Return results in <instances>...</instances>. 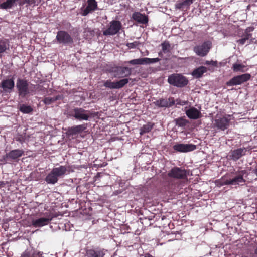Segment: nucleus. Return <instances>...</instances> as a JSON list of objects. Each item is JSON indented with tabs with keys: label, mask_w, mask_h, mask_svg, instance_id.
<instances>
[{
	"label": "nucleus",
	"mask_w": 257,
	"mask_h": 257,
	"mask_svg": "<svg viewBox=\"0 0 257 257\" xmlns=\"http://www.w3.org/2000/svg\"><path fill=\"white\" fill-rule=\"evenodd\" d=\"M250 77L251 75L249 73L237 75L233 77L229 81H227L226 85L228 86L241 85L248 81L250 79Z\"/></svg>",
	"instance_id": "nucleus-12"
},
{
	"label": "nucleus",
	"mask_w": 257,
	"mask_h": 257,
	"mask_svg": "<svg viewBox=\"0 0 257 257\" xmlns=\"http://www.w3.org/2000/svg\"><path fill=\"white\" fill-rule=\"evenodd\" d=\"M248 40V39H246L245 37H243V38H241L240 39L238 40L237 41V42L238 44L242 45L244 44L245 42L246 41V40Z\"/></svg>",
	"instance_id": "nucleus-43"
},
{
	"label": "nucleus",
	"mask_w": 257,
	"mask_h": 257,
	"mask_svg": "<svg viewBox=\"0 0 257 257\" xmlns=\"http://www.w3.org/2000/svg\"><path fill=\"white\" fill-rule=\"evenodd\" d=\"M163 53V51L159 52V53H158L159 56L162 57V55H163V54H162Z\"/></svg>",
	"instance_id": "nucleus-50"
},
{
	"label": "nucleus",
	"mask_w": 257,
	"mask_h": 257,
	"mask_svg": "<svg viewBox=\"0 0 257 257\" xmlns=\"http://www.w3.org/2000/svg\"><path fill=\"white\" fill-rule=\"evenodd\" d=\"M68 115L74 117L79 121L88 120L90 118L96 115L95 112H91L80 107H75L68 112Z\"/></svg>",
	"instance_id": "nucleus-5"
},
{
	"label": "nucleus",
	"mask_w": 257,
	"mask_h": 257,
	"mask_svg": "<svg viewBox=\"0 0 257 257\" xmlns=\"http://www.w3.org/2000/svg\"><path fill=\"white\" fill-rule=\"evenodd\" d=\"M230 119L225 117H220L215 119L213 122L214 128L217 130L224 131L229 126Z\"/></svg>",
	"instance_id": "nucleus-16"
},
{
	"label": "nucleus",
	"mask_w": 257,
	"mask_h": 257,
	"mask_svg": "<svg viewBox=\"0 0 257 257\" xmlns=\"http://www.w3.org/2000/svg\"><path fill=\"white\" fill-rule=\"evenodd\" d=\"M9 49V41L6 39H0V56Z\"/></svg>",
	"instance_id": "nucleus-27"
},
{
	"label": "nucleus",
	"mask_w": 257,
	"mask_h": 257,
	"mask_svg": "<svg viewBox=\"0 0 257 257\" xmlns=\"http://www.w3.org/2000/svg\"><path fill=\"white\" fill-rule=\"evenodd\" d=\"M154 124L151 122H148L145 125H144L140 129V134L141 135H142L144 134L148 133L151 131L153 128Z\"/></svg>",
	"instance_id": "nucleus-28"
},
{
	"label": "nucleus",
	"mask_w": 257,
	"mask_h": 257,
	"mask_svg": "<svg viewBox=\"0 0 257 257\" xmlns=\"http://www.w3.org/2000/svg\"><path fill=\"white\" fill-rule=\"evenodd\" d=\"M196 146L194 144H176L173 146V149L181 153H186L195 150Z\"/></svg>",
	"instance_id": "nucleus-17"
},
{
	"label": "nucleus",
	"mask_w": 257,
	"mask_h": 257,
	"mask_svg": "<svg viewBox=\"0 0 257 257\" xmlns=\"http://www.w3.org/2000/svg\"><path fill=\"white\" fill-rule=\"evenodd\" d=\"M162 51L163 53H167L170 51V45L168 42H164L161 44Z\"/></svg>",
	"instance_id": "nucleus-36"
},
{
	"label": "nucleus",
	"mask_w": 257,
	"mask_h": 257,
	"mask_svg": "<svg viewBox=\"0 0 257 257\" xmlns=\"http://www.w3.org/2000/svg\"><path fill=\"white\" fill-rule=\"evenodd\" d=\"M44 207L45 210H46L43 214L44 217L32 221V225L35 227H41L47 225L54 218H57L59 216H62V214L59 212H55L53 209L47 210L48 207H46V205Z\"/></svg>",
	"instance_id": "nucleus-3"
},
{
	"label": "nucleus",
	"mask_w": 257,
	"mask_h": 257,
	"mask_svg": "<svg viewBox=\"0 0 257 257\" xmlns=\"http://www.w3.org/2000/svg\"><path fill=\"white\" fill-rule=\"evenodd\" d=\"M16 88L19 96L24 98L35 92L38 88V86L37 85L30 84L25 79L18 78L16 82Z\"/></svg>",
	"instance_id": "nucleus-2"
},
{
	"label": "nucleus",
	"mask_w": 257,
	"mask_h": 257,
	"mask_svg": "<svg viewBox=\"0 0 257 257\" xmlns=\"http://www.w3.org/2000/svg\"><path fill=\"white\" fill-rule=\"evenodd\" d=\"M67 173H69V171L66 166L54 168L46 177L45 181L48 184H54L57 182L59 178H62Z\"/></svg>",
	"instance_id": "nucleus-4"
},
{
	"label": "nucleus",
	"mask_w": 257,
	"mask_h": 257,
	"mask_svg": "<svg viewBox=\"0 0 257 257\" xmlns=\"http://www.w3.org/2000/svg\"><path fill=\"white\" fill-rule=\"evenodd\" d=\"M245 67V66L243 64L235 63L233 65L232 69L234 72H243L245 71V70H244Z\"/></svg>",
	"instance_id": "nucleus-32"
},
{
	"label": "nucleus",
	"mask_w": 257,
	"mask_h": 257,
	"mask_svg": "<svg viewBox=\"0 0 257 257\" xmlns=\"http://www.w3.org/2000/svg\"><path fill=\"white\" fill-rule=\"evenodd\" d=\"M43 102L46 104V105H50L51 104V103H53L55 102L54 101V98L53 97H45L43 100Z\"/></svg>",
	"instance_id": "nucleus-38"
},
{
	"label": "nucleus",
	"mask_w": 257,
	"mask_h": 257,
	"mask_svg": "<svg viewBox=\"0 0 257 257\" xmlns=\"http://www.w3.org/2000/svg\"><path fill=\"white\" fill-rule=\"evenodd\" d=\"M145 257H154V256H153L152 255L148 253L147 254H145Z\"/></svg>",
	"instance_id": "nucleus-49"
},
{
	"label": "nucleus",
	"mask_w": 257,
	"mask_h": 257,
	"mask_svg": "<svg viewBox=\"0 0 257 257\" xmlns=\"http://www.w3.org/2000/svg\"><path fill=\"white\" fill-rule=\"evenodd\" d=\"M132 18L135 21L142 24H146L148 22L147 16L145 14H142L140 12L134 13L132 15Z\"/></svg>",
	"instance_id": "nucleus-24"
},
{
	"label": "nucleus",
	"mask_w": 257,
	"mask_h": 257,
	"mask_svg": "<svg viewBox=\"0 0 257 257\" xmlns=\"http://www.w3.org/2000/svg\"><path fill=\"white\" fill-rule=\"evenodd\" d=\"M55 40L57 43L64 45H70L73 43V39L72 36L64 30L57 32Z\"/></svg>",
	"instance_id": "nucleus-9"
},
{
	"label": "nucleus",
	"mask_w": 257,
	"mask_h": 257,
	"mask_svg": "<svg viewBox=\"0 0 257 257\" xmlns=\"http://www.w3.org/2000/svg\"><path fill=\"white\" fill-rule=\"evenodd\" d=\"M129 82V79L127 78H124L116 82V89H120L124 87Z\"/></svg>",
	"instance_id": "nucleus-34"
},
{
	"label": "nucleus",
	"mask_w": 257,
	"mask_h": 257,
	"mask_svg": "<svg viewBox=\"0 0 257 257\" xmlns=\"http://www.w3.org/2000/svg\"><path fill=\"white\" fill-rule=\"evenodd\" d=\"M9 185L8 182L0 181V189L2 191H5L6 189L8 188Z\"/></svg>",
	"instance_id": "nucleus-40"
},
{
	"label": "nucleus",
	"mask_w": 257,
	"mask_h": 257,
	"mask_svg": "<svg viewBox=\"0 0 257 257\" xmlns=\"http://www.w3.org/2000/svg\"><path fill=\"white\" fill-rule=\"evenodd\" d=\"M29 2V0H19V2H17V3H18V5L19 6H22L25 4L28 5Z\"/></svg>",
	"instance_id": "nucleus-44"
},
{
	"label": "nucleus",
	"mask_w": 257,
	"mask_h": 257,
	"mask_svg": "<svg viewBox=\"0 0 257 257\" xmlns=\"http://www.w3.org/2000/svg\"><path fill=\"white\" fill-rule=\"evenodd\" d=\"M15 82L13 78L4 80L0 84V86L6 92H11L13 90Z\"/></svg>",
	"instance_id": "nucleus-18"
},
{
	"label": "nucleus",
	"mask_w": 257,
	"mask_h": 257,
	"mask_svg": "<svg viewBox=\"0 0 257 257\" xmlns=\"http://www.w3.org/2000/svg\"><path fill=\"white\" fill-rule=\"evenodd\" d=\"M254 253L257 255V247L254 249Z\"/></svg>",
	"instance_id": "nucleus-51"
},
{
	"label": "nucleus",
	"mask_w": 257,
	"mask_h": 257,
	"mask_svg": "<svg viewBox=\"0 0 257 257\" xmlns=\"http://www.w3.org/2000/svg\"><path fill=\"white\" fill-rule=\"evenodd\" d=\"M43 253L33 250V257H42Z\"/></svg>",
	"instance_id": "nucleus-42"
},
{
	"label": "nucleus",
	"mask_w": 257,
	"mask_h": 257,
	"mask_svg": "<svg viewBox=\"0 0 257 257\" xmlns=\"http://www.w3.org/2000/svg\"><path fill=\"white\" fill-rule=\"evenodd\" d=\"M60 194H49L47 197L52 204H56L58 202L61 201Z\"/></svg>",
	"instance_id": "nucleus-29"
},
{
	"label": "nucleus",
	"mask_w": 257,
	"mask_h": 257,
	"mask_svg": "<svg viewBox=\"0 0 257 257\" xmlns=\"http://www.w3.org/2000/svg\"><path fill=\"white\" fill-rule=\"evenodd\" d=\"M186 104V101H181L180 100H177V104L184 105Z\"/></svg>",
	"instance_id": "nucleus-46"
},
{
	"label": "nucleus",
	"mask_w": 257,
	"mask_h": 257,
	"mask_svg": "<svg viewBox=\"0 0 257 257\" xmlns=\"http://www.w3.org/2000/svg\"><path fill=\"white\" fill-rule=\"evenodd\" d=\"M160 59L159 58H141L135 59L127 61L126 63L133 65H149L159 62Z\"/></svg>",
	"instance_id": "nucleus-13"
},
{
	"label": "nucleus",
	"mask_w": 257,
	"mask_h": 257,
	"mask_svg": "<svg viewBox=\"0 0 257 257\" xmlns=\"http://www.w3.org/2000/svg\"><path fill=\"white\" fill-rule=\"evenodd\" d=\"M87 124L85 123L81 125L73 126L68 128L67 134L68 135H74L83 132L87 128Z\"/></svg>",
	"instance_id": "nucleus-19"
},
{
	"label": "nucleus",
	"mask_w": 257,
	"mask_h": 257,
	"mask_svg": "<svg viewBox=\"0 0 257 257\" xmlns=\"http://www.w3.org/2000/svg\"><path fill=\"white\" fill-rule=\"evenodd\" d=\"M36 3L35 0H29V2L28 3V5H35Z\"/></svg>",
	"instance_id": "nucleus-47"
},
{
	"label": "nucleus",
	"mask_w": 257,
	"mask_h": 257,
	"mask_svg": "<svg viewBox=\"0 0 257 257\" xmlns=\"http://www.w3.org/2000/svg\"><path fill=\"white\" fill-rule=\"evenodd\" d=\"M140 44L138 41H135L132 43H127L126 46L130 48H135Z\"/></svg>",
	"instance_id": "nucleus-41"
},
{
	"label": "nucleus",
	"mask_w": 257,
	"mask_h": 257,
	"mask_svg": "<svg viewBox=\"0 0 257 257\" xmlns=\"http://www.w3.org/2000/svg\"><path fill=\"white\" fill-rule=\"evenodd\" d=\"M176 125L180 126H185L187 124L189 123V121L183 117H179L174 120Z\"/></svg>",
	"instance_id": "nucleus-31"
},
{
	"label": "nucleus",
	"mask_w": 257,
	"mask_h": 257,
	"mask_svg": "<svg viewBox=\"0 0 257 257\" xmlns=\"http://www.w3.org/2000/svg\"><path fill=\"white\" fill-rule=\"evenodd\" d=\"M254 29L253 27H248L245 30V32L243 35V37L246 38V39H248V40L252 39V34L251 32L253 31Z\"/></svg>",
	"instance_id": "nucleus-33"
},
{
	"label": "nucleus",
	"mask_w": 257,
	"mask_h": 257,
	"mask_svg": "<svg viewBox=\"0 0 257 257\" xmlns=\"http://www.w3.org/2000/svg\"><path fill=\"white\" fill-rule=\"evenodd\" d=\"M104 86L110 89H116V82H111V80H106L104 82Z\"/></svg>",
	"instance_id": "nucleus-35"
},
{
	"label": "nucleus",
	"mask_w": 257,
	"mask_h": 257,
	"mask_svg": "<svg viewBox=\"0 0 257 257\" xmlns=\"http://www.w3.org/2000/svg\"><path fill=\"white\" fill-rule=\"evenodd\" d=\"M19 0H6L0 3V9L4 10L13 9L17 6V3Z\"/></svg>",
	"instance_id": "nucleus-23"
},
{
	"label": "nucleus",
	"mask_w": 257,
	"mask_h": 257,
	"mask_svg": "<svg viewBox=\"0 0 257 257\" xmlns=\"http://www.w3.org/2000/svg\"><path fill=\"white\" fill-rule=\"evenodd\" d=\"M189 171L177 167H174L171 169L168 173V176L169 177L176 179L178 180L176 182V185L174 186V189L179 190L182 188L185 182L187 181V176L189 175Z\"/></svg>",
	"instance_id": "nucleus-1"
},
{
	"label": "nucleus",
	"mask_w": 257,
	"mask_h": 257,
	"mask_svg": "<svg viewBox=\"0 0 257 257\" xmlns=\"http://www.w3.org/2000/svg\"><path fill=\"white\" fill-rule=\"evenodd\" d=\"M246 151V150L245 148H238L234 150L231 152L230 157L232 160L237 161L242 156L245 155Z\"/></svg>",
	"instance_id": "nucleus-22"
},
{
	"label": "nucleus",
	"mask_w": 257,
	"mask_h": 257,
	"mask_svg": "<svg viewBox=\"0 0 257 257\" xmlns=\"http://www.w3.org/2000/svg\"><path fill=\"white\" fill-rule=\"evenodd\" d=\"M19 109L21 112L26 114H29L33 111V108L31 106L24 104H20L19 106Z\"/></svg>",
	"instance_id": "nucleus-30"
},
{
	"label": "nucleus",
	"mask_w": 257,
	"mask_h": 257,
	"mask_svg": "<svg viewBox=\"0 0 257 257\" xmlns=\"http://www.w3.org/2000/svg\"><path fill=\"white\" fill-rule=\"evenodd\" d=\"M97 9V3L95 0H88L87 6L84 8L82 15L86 16L92 11H94Z\"/></svg>",
	"instance_id": "nucleus-21"
},
{
	"label": "nucleus",
	"mask_w": 257,
	"mask_h": 257,
	"mask_svg": "<svg viewBox=\"0 0 257 257\" xmlns=\"http://www.w3.org/2000/svg\"><path fill=\"white\" fill-rule=\"evenodd\" d=\"M247 175L248 172L246 170L239 171L236 172L235 176L233 178L227 180L224 184L231 185H242L245 182L244 176L246 177Z\"/></svg>",
	"instance_id": "nucleus-8"
},
{
	"label": "nucleus",
	"mask_w": 257,
	"mask_h": 257,
	"mask_svg": "<svg viewBox=\"0 0 257 257\" xmlns=\"http://www.w3.org/2000/svg\"><path fill=\"white\" fill-rule=\"evenodd\" d=\"M54 99L55 102L58 100H62L63 98V95H58L55 97H54Z\"/></svg>",
	"instance_id": "nucleus-45"
},
{
	"label": "nucleus",
	"mask_w": 257,
	"mask_h": 257,
	"mask_svg": "<svg viewBox=\"0 0 257 257\" xmlns=\"http://www.w3.org/2000/svg\"><path fill=\"white\" fill-rule=\"evenodd\" d=\"M186 7H187V6L184 0L178 1L175 4V8L178 9H183Z\"/></svg>",
	"instance_id": "nucleus-37"
},
{
	"label": "nucleus",
	"mask_w": 257,
	"mask_h": 257,
	"mask_svg": "<svg viewBox=\"0 0 257 257\" xmlns=\"http://www.w3.org/2000/svg\"><path fill=\"white\" fill-rule=\"evenodd\" d=\"M22 257H33V250L27 249L22 254Z\"/></svg>",
	"instance_id": "nucleus-39"
},
{
	"label": "nucleus",
	"mask_w": 257,
	"mask_h": 257,
	"mask_svg": "<svg viewBox=\"0 0 257 257\" xmlns=\"http://www.w3.org/2000/svg\"><path fill=\"white\" fill-rule=\"evenodd\" d=\"M175 103V100L173 97H169L168 99L161 98L153 102V104L159 108H169Z\"/></svg>",
	"instance_id": "nucleus-14"
},
{
	"label": "nucleus",
	"mask_w": 257,
	"mask_h": 257,
	"mask_svg": "<svg viewBox=\"0 0 257 257\" xmlns=\"http://www.w3.org/2000/svg\"><path fill=\"white\" fill-rule=\"evenodd\" d=\"M215 63H216L215 62H214V61H211V62H209V61H207L206 62V64H208H208H211V63L212 65H214Z\"/></svg>",
	"instance_id": "nucleus-48"
},
{
	"label": "nucleus",
	"mask_w": 257,
	"mask_h": 257,
	"mask_svg": "<svg viewBox=\"0 0 257 257\" xmlns=\"http://www.w3.org/2000/svg\"><path fill=\"white\" fill-rule=\"evenodd\" d=\"M211 47V42L207 41L204 42L201 45L195 46L193 48V51L198 56L204 57L207 55Z\"/></svg>",
	"instance_id": "nucleus-11"
},
{
	"label": "nucleus",
	"mask_w": 257,
	"mask_h": 257,
	"mask_svg": "<svg viewBox=\"0 0 257 257\" xmlns=\"http://www.w3.org/2000/svg\"><path fill=\"white\" fill-rule=\"evenodd\" d=\"M108 71L114 77L121 78L130 76L132 69L128 67L115 66L111 67Z\"/></svg>",
	"instance_id": "nucleus-7"
},
{
	"label": "nucleus",
	"mask_w": 257,
	"mask_h": 257,
	"mask_svg": "<svg viewBox=\"0 0 257 257\" xmlns=\"http://www.w3.org/2000/svg\"><path fill=\"white\" fill-rule=\"evenodd\" d=\"M168 83L174 86L182 88L187 85L188 79L180 74H173L169 76Z\"/></svg>",
	"instance_id": "nucleus-6"
},
{
	"label": "nucleus",
	"mask_w": 257,
	"mask_h": 257,
	"mask_svg": "<svg viewBox=\"0 0 257 257\" xmlns=\"http://www.w3.org/2000/svg\"><path fill=\"white\" fill-rule=\"evenodd\" d=\"M24 153L23 150L15 149L6 154L7 158L14 160L21 157Z\"/></svg>",
	"instance_id": "nucleus-25"
},
{
	"label": "nucleus",
	"mask_w": 257,
	"mask_h": 257,
	"mask_svg": "<svg viewBox=\"0 0 257 257\" xmlns=\"http://www.w3.org/2000/svg\"><path fill=\"white\" fill-rule=\"evenodd\" d=\"M122 28L121 23L117 20H113L109 23L108 28L103 31L104 36L114 35L119 32Z\"/></svg>",
	"instance_id": "nucleus-10"
},
{
	"label": "nucleus",
	"mask_w": 257,
	"mask_h": 257,
	"mask_svg": "<svg viewBox=\"0 0 257 257\" xmlns=\"http://www.w3.org/2000/svg\"><path fill=\"white\" fill-rule=\"evenodd\" d=\"M185 113L187 117L191 119H197L202 117L200 111L194 107L187 109Z\"/></svg>",
	"instance_id": "nucleus-20"
},
{
	"label": "nucleus",
	"mask_w": 257,
	"mask_h": 257,
	"mask_svg": "<svg viewBox=\"0 0 257 257\" xmlns=\"http://www.w3.org/2000/svg\"><path fill=\"white\" fill-rule=\"evenodd\" d=\"M104 249L99 247L92 246L86 249V257H104Z\"/></svg>",
	"instance_id": "nucleus-15"
},
{
	"label": "nucleus",
	"mask_w": 257,
	"mask_h": 257,
	"mask_svg": "<svg viewBox=\"0 0 257 257\" xmlns=\"http://www.w3.org/2000/svg\"><path fill=\"white\" fill-rule=\"evenodd\" d=\"M207 68L204 66H200L195 69L192 72V75L195 78L201 77L203 74L206 72Z\"/></svg>",
	"instance_id": "nucleus-26"
}]
</instances>
